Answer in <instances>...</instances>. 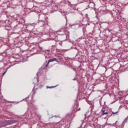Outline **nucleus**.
<instances>
[{
    "label": "nucleus",
    "instance_id": "obj_1",
    "mask_svg": "<svg viewBox=\"0 0 128 128\" xmlns=\"http://www.w3.org/2000/svg\"><path fill=\"white\" fill-rule=\"evenodd\" d=\"M32 9L34 10V11L37 14H40V10L38 9V6H33ZM38 20H42L48 22V18L44 14H38Z\"/></svg>",
    "mask_w": 128,
    "mask_h": 128
},
{
    "label": "nucleus",
    "instance_id": "obj_2",
    "mask_svg": "<svg viewBox=\"0 0 128 128\" xmlns=\"http://www.w3.org/2000/svg\"><path fill=\"white\" fill-rule=\"evenodd\" d=\"M112 18H113V22H118L120 20L122 19L120 16L118 14V12L114 11L112 14Z\"/></svg>",
    "mask_w": 128,
    "mask_h": 128
},
{
    "label": "nucleus",
    "instance_id": "obj_3",
    "mask_svg": "<svg viewBox=\"0 0 128 128\" xmlns=\"http://www.w3.org/2000/svg\"><path fill=\"white\" fill-rule=\"evenodd\" d=\"M121 36H122V33L117 32L116 34H113L112 35V42H118V38H121Z\"/></svg>",
    "mask_w": 128,
    "mask_h": 128
},
{
    "label": "nucleus",
    "instance_id": "obj_4",
    "mask_svg": "<svg viewBox=\"0 0 128 128\" xmlns=\"http://www.w3.org/2000/svg\"><path fill=\"white\" fill-rule=\"evenodd\" d=\"M104 110H103L102 109V114L104 116V114H107V116H108V118H110V116H112V114H118V110L114 112H112V114H108V112H104Z\"/></svg>",
    "mask_w": 128,
    "mask_h": 128
},
{
    "label": "nucleus",
    "instance_id": "obj_5",
    "mask_svg": "<svg viewBox=\"0 0 128 128\" xmlns=\"http://www.w3.org/2000/svg\"><path fill=\"white\" fill-rule=\"evenodd\" d=\"M118 26L120 30H122V28H126L127 24L126 22H120L118 24Z\"/></svg>",
    "mask_w": 128,
    "mask_h": 128
},
{
    "label": "nucleus",
    "instance_id": "obj_6",
    "mask_svg": "<svg viewBox=\"0 0 128 128\" xmlns=\"http://www.w3.org/2000/svg\"><path fill=\"white\" fill-rule=\"evenodd\" d=\"M38 20L39 21L38 22V24L39 26H40V28H42V26L44 27L46 24V22H48V21H42L40 20Z\"/></svg>",
    "mask_w": 128,
    "mask_h": 128
},
{
    "label": "nucleus",
    "instance_id": "obj_7",
    "mask_svg": "<svg viewBox=\"0 0 128 128\" xmlns=\"http://www.w3.org/2000/svg\"><path fill=\"white\" fill-rule=\"evenodd\" d=\"M80 26H82V24H74L72 26V28L74 30H78Z\"/></svg>",
    "mask_w": 128,
    "mask_h": 128
},
{
    "label": "nucleus",
    "instance_id": "obj_8",
    "mask_svg": "<svg viewBox=\"0 0 128 128\" xmlns=\"http://www.w3.org/2000/svg\"><path fill=\"white\" fill-rule=\"evenodd\" d=\"M60 50L59 49H55L54 50H52L51 51L52 54H54V56H56V54H60Z\"/></svg>",
    "mask_w": 128,
    "mask_h": 128
},
{
    "label": "nucleus",
    "instance_id": "obj_9",
    "mask_svg": "<svg viewBox=\"0 0 128 128\" xmlns=\"http://www.w3.org/2000/svg\"><path fill=\"white\" fill-rule=\"evenodd\" d=\"M34 24H28L26 26V28H28V30H29V32H30L31 30H32V28H34Z\"/></svg>",
    "mask_w": 128,
    "mask_h": 128
},
{
    "label": "nucleus",
    "instance_id": "obj_10",
    "mask_svg": "<svg viewBox=\"0 0 128 128\" xmlns=\"http://www.w3.org/2000/svg\"><path fill=\"white\" fill-rule=\"evenodd\" d=\"M56 32L58 36H64V31L62 28Z\"/></svg>",
    "mask_w": 128,
    "mask_h": 128
},
{
    "label": "nucleus",
    "instance_id": "obj_11",
    "mask_svg": "<svg viewBox=\"0 0 128 128\" xmlns=\"http://www.w3.org/2000/svg\"><path fill=\"white\" fill-rule=\"evenodd\" d=\"M58 62V60L56 58H52V59H50L48 60V62H46V66H48V64H50V62Z\"/></svg>",
    "mask_w": 128,
    "mask_h": 128
},
{
    "label": "nucleus",
    "instance_id": "obj_12",
    "mask_svg": "<svg viewBox=\"0 0 128 128\" xmlns=\"http://www.w3.org/2000/svg\"><path fill=\"white\" fill-rule=\"evenodd\" d=\"M30 32L35 36L38 34V31L36 30V29L34 28H34H32V30L30 31Z\"/></svg>",
    "mask_w": 128,
    "mask_h": 128
},
{
    "label": "nucleus",
    "instance_id": "obj_13",
    "mask_svg": "<svg viewBox=\"0 0 128 128\" xmlns=\"http://www.w3.org/2000/svg\"><path fill=\"white\" fill-rule=\"evenodd\" d=\"M53 42H54V45H52V48H50L51 52L52 50H56V41H53Z\"/></svg>",
    "mask_w": 128,
    "mask_h": 128
},
{
    "label": "nucleus",
    "instance_id": "obj_14",
    "mask_svg": "<svg viewBox=\"0 0 128 128\" xmlns=\"http://www.w3.org/2000/svg\"><path fill=\"white\" fill-rule=\"evenodd\" d=\"M32 51L34 52V53L32 54H38V49H36V48H32Z\"/></svg>",
    "mask_w": 128,
    "mask_h": 128
},
{
    "label": "nucleus",
    "instance_id": "obj_15",
    "mask_svg": "<svg viewBox=\"0 0 128 128\" xmlns=\"http://www.w3.org/2000/svg\"><path fill=\"white\" fill-rule=\"evenodd\" d=\"M62 36V38H64L62 42H64V40H66V39L68 38V36L64 34Z\"/></svg>",
    "mask_w": 128,
    "mask_h": 128
},
{
    "label": "nucleus",
    "instance_id": "obj_16",
    "mask_svg": "<svg viewBox=\"0 0 128 128\" xmlns=\"http://www.w3.org/2000/svg\"><path fill=\"white\" fill-rule=\"evenodd\" d=\"M76 9L74 8H72V6H71V8H70V10H69V12L70 14H72V12L75 10Z\"/></svg>",
    "mask_w": 128,
    "mask_h": 128
},
{
    "label": "nucleus",
    "instance_id": "obj_17",
    "mask_svg": "<svg viewBox=\"0 0 128 128\" xmlns=\"http://www.w3.org/2000/svg\"><path fill=\"white\" fill-rule=\"evenodd\" d=\"M102 98H101L100 100V106H104V104H106V102H104L103 104H102Z\"/></svg>",
    "mask_w": 128,
    "mask_h": 128
},
{
    "label": "nucleus",
    "instance_id": "obj_18",
    "mask_svg": "<svg viewBox=\"0 0 128 128\" xmlns=\"http://www.w3.org/2000/svg\"><path fill=\"white\" fill-rule=\"evenodd\" d=\"M15 122H16V120H11L10 122L8 124H7L10 125V124H15Z\"/></svg>",
    "mask_w": 128,
    "mask_h": 128
},
{
    "label": "nucleus",
    "instance_id": "obj_19",
    "mask_svg": "<svg viewBox=\"0 0 128 128\" xmlns=\"http://www.w3.org/2000/svg\"><path fill=\"white\" fill-rule=\"evenodd\" d=\"M30 106H31V110H34V108H35L34 105L33 104H31Z\"/></svg>",
    "mask_w": 128,
    "mask_h": 128
},
{
    "label": "nucleus",
    "instance_id": "obj_20",
    "mask_svg": "<svg viewBox=\"0 0 128 128\" xmlns=\"http://www.w3.org/2000/svg\"><path fill=\"white\" fill-rule=\"evenodd\" d=\"M58 118V116H50L49 118Z\"/></svg>",
    "mask_w": 128,
    "mask_h": 128
},
{
    "label": "nucleus",
    "instance_id": "obj_21",
    "mask_svg": "<svg viewBox=\"0 0 128 128\" xmlns=\"http://www.w3.org/2000/svg\"><path fill=\"white\" fill-rule=\"evenodd\" d=\"M58 6L56 5H55L54 8V11L56 12V10H58Z\"/></svg>",
    "mask_w": 128,
    "mask_h": 128
},
{
    "label": "nucleus",
    "instance_id": "obj_22",
    "mask_svg": "<svg viewBox=\"0 0 128 128\" xmlns=\"http://www.w3.org/2000/svg\"><path fill=\"white\" fill-rule=\"evenodd\" d=\"M56 86H46V88H56Z\"/></svg>",
    "mask_w": 128,
    "mask_h": 128
},
{
    "label": "nucleus",
    "instance_id": "obj_23",
    "mask_svg": "<svg viewBox=\"0 0 128 128\" xmlns=\"http://www.w3.org/2000/svg\"><path fill=\"white\" fill-rule=\"evenodd\" d=\"M8 68H6V70L4 72L2 76H4V74H6V72H8Z\"/></svg>",
    "mask_w": 128,
    "mask_h": 128
},
{
    "label": "nucleus",
    "instance_id": "obj_24",
    "mask_svg": "<svg viewBox=\"0 0 128 128\" xmlns=\"http://www.w3.org/2000/svg\"><path fill=\"white\" fill-rule=\"evenodd\" d=\"M59 44H60V46H62V41L60 42H59Z\"/></svg>",
    "mask_w": 128,
    "mask_h": 128
},
{
    "label": "nucleus",
    "instance_id": "obj_25",
    "mask_svg": "<svg viewBox=\"0 0 128 128\" xmlns=\"http://www.w3.org/2000/svg\"><path fill=\"white\" fill-rule=\"evenodd\" d=\"M73 80H77L78 82V80H76V78H74L73 79Z\"/></svg>",
    "mask_w": 128,
    "mask_h": 128
},
{
    "label": "nucleus",
    "instance_id": "obj_26",
    "mask_svg": "<svg viewBox=\"0 0 128 128\" xmlns=\"http://www.w3.org/2000/svg\"><path fill=\"white\" fill-rule=\"evenodd\" d=\"M124 122H128V120L126 119V118H125V120H124Z\"/></svg>",
    "mask_w": 128,
    "mask_h": 128
},
{
    "label": "nucleus",
    "instance_id": "obj_27",
    "mask_svg": "<svg viewBox=\"0 0 128 128\" xmlns=\"http://www.w3.org/2000/svg\"><path fill=\"white\" fill-rule=\"evenodd\" d=\"M110 126H116V124H113V125H112V124H110Z\"/></svg>",
    "mask_w": 128,
    "mask_h": 128
},
{
    "label": "nucleus",
    "instance_id": "obj_28",
    "mask_svg": "<svg viewBox=\"0 0 128 128\" xmlns=\"http://www.w3.org/2000/svg\"><path fill=\"white\" fill-rule=\"evenodd\" d=\"M44 56H45V58H49L48 56L44 55Z\"/></svg>",
    "mask_w": 128,
    "mask_h": 128
},
{
    "label": "nucleus",
    "instance_id": "obj_29",
    "mask_svg": "<svg viewBox=\"0 0 128 128\" xmlns=\"http://www.w3.org/2000/svg\"><path fill=\"white\" fill-rule=\"evenodd\" d=\"M33 84H34V86H36V82H33Z\"/></svg>",
    "mask_w": 128,
    "mask_h": 128
},
{
    "label": "nucleus",
    "instance_id": "obj_30",
    "mask_svg": "<svg viewBox=\"0 0 128 128\" xmlns=\"http://www.w3.org/2000/svg\"><path fill=\"white\" fill-rule=\"evenodd\" d=\"M52 12H52H52H51V14H52Z\"/></svg>",
    "mask_w": 128,
    "mask_h": 128
},
{
    "label": "nucleus",
    "instance_id": "obj_31",
    "mask_svg": "<svg viewBox=\"0 0 128 128\" xmlns=\"http://www.w3.org/2000/svg\"><path fill=\"white\" fill-rule=\"evenodd\" d=\"M116 122H118V121H116V122H115V124H116Z\"/></svg>",
    "mask_w": 128,
    "mask_h": 128
},
{
    "label": "nucleus",
    "instance_id": "obj_32",
    "mask_svg": "<svg viewBox=\"0 0 128 128\" xmlns=\"http://www.w3.org/2000/svg\"><path fill=\"white\" fill-rule=\"evenodd\" d=\"M114 40H116V38H114Z\"/></svg>",
    "mask_w": 128,
    "mask_h": 128
},
{
    "label": "nucleus",
    "instance_id": "obj_33",
    "mask_svg": "<svg viewBox=\"0 0 128 128\" xmlns=\"http://www.w3.org/2000/svg\"><path fill=\"white\" fill-rule=\"evenodd\" d=\"M92 88H94V86H92Z\"/></svg>",
    "mask_w": 128,
    "mask_h": 128
},
{
    "label": "nucleus",
    "instance_id": "obj_34",
    "mask_svg": "<svg viewBox=\"0 0 128 128\" xmlns=\"http://www.w3.org/2000/svg\"><path fill=\"white\" fill-rule=\"evenodd\" d=\"M36 80H37V82H38V78H36Z\"/></svg>",
    "mask_w": 128,
    "mask_h": 128
},
{
    "label": "nucleus",
    "instance_id": "obj_35",
    "mask_svg": "<svg viewBox=\"0 0 128 128\" xmlns=\"http://www.w3.org/2000/svg\"><path fill=\"white\" fill-rule=\"evenodd\" d=\"M102 108H104V107L103 106V107H102Z\"/></svg>",
    "mask_w": 128,
    "mask_h": 128
},
{
    "label": "nucleus",
    "instance_id": "obj_36",
    "mask_svg": "<svg viewBox=\"0 0 128 128\" xmlns=\"http://www.w3.org/2000/svg\"><path fill=\"white\" fill-rule=\"evenodd\" d=\"M128 66V64H127V66Z\"/></svg>",
    "mask_w": 128,
    "mask_h": 128
},
{
    "label": "nucleus",
    "instance_id": "obj_37",
    "mask_svg": "<svg viewBox=\"0 0 128 128\" xmlns=\"http://www.w3.org/2000/svg\"><path fill=\"white\" fill-rule=\"evenodd\" d=\"M28 98V97L26 98Z\"/></svg>",
    "mask_w": 128,
    "mask_h": 128
},
{
    "label": "nucleus",
    "instance_id": "obj_38",
    "mask_svg": "<svg viewBox=\"0 0 128 128\" xmlns=\"http://www.w3.org/2000/svg\"><path fill=\"white\" fill-rule=\"evenodd\" d=\"M123 20H124V18H123Z\"/></svg>",
    "mask_w": 128,
    "mask_h": 128
},
{
    "label": "nucleus",
    "instance_id": "obj_39",
    "mask_svg": "<svg viewBox=\"0 0 128 128\" xmlns=\"http://www.w3.org/2000/svg\"><path fill=\"white\" fill-rule=\"evenodd\" d=\"M124 66H126V64L124 65Z\"/></svg>",
    "mask_w": 128,
    "mask_h": 128
},
{
    "label": "nucleus",
    "instance_id": "obj_40",
    "mask_svg": "<svg viewBox=\"0 0 128 128\" xmlns=\"http://www.w3.org/2000/svg\"><path fill=\"white\" fill-rule=\"evenodd\" d=\"M102 104H104V103H102Z\"/></svg>",
    "mask_w": 128,
    "mask_h": 128
}]
</instances>
